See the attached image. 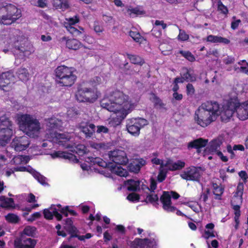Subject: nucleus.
Here are the masks:
<instances>
[{
  "label": "nucleus",
  "mask_w": 248,
  "mask_h": 248,
  "mask_svg": "<svg viewBox=\"0 0 248 248\" xmlns=\"http://www.w3.org/2000/svg\"><path fill=\"white\" fill-rule=\"evenodd\" d=\"M188 38V35L187 34L184 30H179V34L178 36V38L179 40L184 41L187 40Z\"/></svg>",
  "instance_id": "obj_53"
},
{
  "label": "nucleus",
  "mask_w": 248,
  "mask_h": 248,
  "mask_svg": "<svg viewBox=\"0 0 248 248\" xmlns=\"http://www.w3.org/2000/svg\"><path fill=\"white\" fill-rule=\"evenodd\" d=\"M243 188L244 186L243 183H240L237 186L236 192H235L232 200V204L233 206V209L234 211L240 210V206L238 205H235L234 203H242V197L243 195Z\"/></svg>",
  "instance_id": "obj_18"
},
{
  "label": "nucleus",
  "mask_w": 248,
  "mask_h": 248,
  "mask_svg": "<svg viewBox=\"0 0 248 248\" xmlns=\"http://www.w3.org/2000/svg\"><path fill=\"white\" fill-rule=\"evenodd\" d=\"M91 146L93 148H94L97 150H105L108 148V145L103 142L93 143L91 144Z\"/></svg>",
  "instance_id": "obj_51"
},
{
  "label": "nucleus",
  "mask_w": 248,
  "mask_h": 248,
  "mask_svg": "<svg viewBox=\"0 0 248 248\" xmlns=\"http://www.w3.org/2000/svg\"><path fill=\"white\" fill-rule=\"evenodd\" d=\"M32 174L34 177L37 179L40 184L42 185L46 184V178L44 176L34 171L32 172Z\"/></svg>",
  "instance_id": "obj_48"
},
{
  "label": "nucleus",
  "mask_w": 248,
  "mask_h": 248,
  "mask_svg": "<svg viewBox=\"0 0 248 248\" xmlns=\"http://www.w3.org/2000/svg\"><path fill=\"white\" fill-rule=\"evenodd\" d=\"M101 107L107 110L118 113V117L124 119L137 106L128 95L120 91H115L107 94L100 101Z\"/></svg>",
  "instance_id": "obj_1"
},
{
  "label": "nucleus",
  "mask_w": 248,
  "mask_h": 248,
  "mask_svg": "<svg viewBox=\"0 0 248 248\" xmlns=\"http://www.w3.org/2000/svg\"><path fill=\"white\" fill-rule=\"evenodd\" d=\"M235 102H236L235 111L238 118L241 120H245L248 119V111L244 102L241 104L236 100H235Z\"/></svg>",
  "instance_id": "obj_19"
},
{
  "label": "nucleus",
  "mask_w": 248,
  "mask_h": 248,
  "mask_svg": "<svg viewBox=\"0 0 248 248\" xmlns=\"http://www.w3.org/2000/svg\"><path fill=\"white\" fill-rule=\"evenodd\" d=\"M167 170L165 169H164V171H162L161 170H159V173L157 176L158 180L159 182L163 181L166 177V173L167 172Z\"/></svg>",
  "instance_id": "obj_59"
},
{
  "label": "nucleus",
  "mask_w": 248,
  "mask_h": 248,
  "mask_svg": "<svg viewBox=\"0 0 248 248\" xmlns=\"http://www.w3.org/2000/svg\"><path fill=\"white\" fill-rule=\"evenodd\" d=\"M112 171L116 174L122 177H126L128 174V172L126 170L120 167H115L113 168Z\"/></svg>",
  "instance_id": "obj_39"
},
{
  "label": "nucleus",
  "mask_w": 248,
  "mask_h": 248,
  "mask_svg": "<svg viewBox=\"0 0 248 248\" xmlns=\"http://www.w3.org/2000/svg\"><path fill=\"white\" fill-rule=\"evenodd\" d=\"M14 81V76L10 72L3 73L0 75V88L4 90V88L10 85Z\"/></svg>",
  "instance_id": "obj_20"
},
{
  "label": "nucleus",
  "mask_w": 248,
  "mask_h": 248,
  "mask_svg": "<svg viewBox=\"0 0 248 248\" xmlns=\"http://www.w3.org/2000/svg\"><path fill=\"white\" fill-rule=\"evenodd\" d=\"M180 53L190 62H194L195 60L194 56L189 51H180Z\"/></svg>",
  "instance_id": "obj_47"
},
{
  "label": "nucleus",
  "mask_w": 248,
  "mask_h": 248,
  "mask_svg": "<svg viewBox=\"0 0 248 248\" xmlns=\"http://www.w3.org/2000/svg\"><path fill=\"white\" fill-rule=\"evenodd\" d=\"M108 132V128L105 126L99 125L97 126L96 132L97 133H107Z\"/></svg>",
  "instance_id": "obj_58"
},
{
  "label": "nucleus",
  "mask_w": 248,
  "mask_h": 248,
  "mask_svg": "<svg viewBox=\"0 0 248 248\" xmlns=\"http://www.w3.org/2000/svg\"><path fill=\"white\" fill-rule=\"evenodd\" d=\"M242 63H244V65L241 66L240 67L237 68L234 66V68L235 70H238L239 72L248 75V63L245 60H243L238 62V64H241Z\"/></svg>",
  "instance_id": "obj_40"
},
{
  "label": "nucleus",
  "mask_w": 248,
  "mask_h": 248,
  "mask_svg": "<svg viewBox=\"0 0 248 248\" xmlns=\"http://www.w3.org/2000/svg\"><path fill=\"white\" fill-rule=\"evenodd\" d=\"M30 160L28 156L18 155L13 158L12 162L15 165L27 164Z\"/></svg>",
  "instance_id": "obj_33"
},
{
  "label": "nucleus",
  "mask_w": 248,
  "mask_h": 248,
  "mask_svg": "<svg viewBox=\"0 0 248 248\" xmlns=\"http://www.w3.org/2000/svg\"><path fill=\"white\" fill-rule=\"evenodd\" d=\"M0 206L3 208H14L15 207L14 200L12 198H2Z\"/></svg>",
  "instance_id": "obj_36"
},
{
  "label": "nucleus",
  "mask_w": 248,
  "mask_h": 248,
  "mask_svg": "<svg viewBox=\"0 0 248 248\" xmlns=\"http://www.w3.org/2000/svg\"><path fill=\"white\" fill-rule=\"evenodd\" d=\"M18 78L22 81H27L30 77V74L28 70L25 68H21L19 69L17 72Z\"/></svg>",
  "instance_id": "obj_35"
},
{
  "label": "nucleus",
  "mask_w": 248,
  "mask_h": 248,
  "mask_svg": "<svg viewBox=\"0 0 248 248\" xmlns=\"http://www.w3.org/2000/svg\"><path fill=\"white\" fill-rule=\"evenodd\" d=\"M35 228L34 227L27 226L23 230V232L22 233L21 238H25V235H27L29 236H32L35 234Z\"/></svg>",
  "instance_id": "obj_38"
},
{
  "label": "nucleus",
  "mask_w": 248,
  "mask_h": 248,
  "mask_svg": "<svg viewBox=\"0 0 248 248\" xmlns=\"http://www.w3.org/2000/svg\"><path fill=\"white\" fill-rule=\"evenodd\" d=\"M110 159L119 165H125L128 161L125 152L123 150H116L108 154Z\"/></svg>",
  "instance_id": "obj_15"
},
{
  "label": "nucleus",
  "mask_w": 248,
  "mask_h": 248,
  "mask_svg": "<svg viewBox=\"0 0 248 248\" xmlns=\"http://www.w3.org/2000/svg\"><path fill=\"white\" fill-rule=\"evenodd\" d=\"M66 20L67 22L65 23V25H71L73 26L79 22V19L76 16L73 17L66 18Z\"/></svg>",
  "instance_id": "obj_52"
},
{
  "label": "nucleus",
  "mask_w": 248,
  "mask_h": 248,
  "mask_svg": "<svg viewBox=\"0 0 248 248\" xmlns=\"http://www.w3.org/2000/svg\"><path fill=\"white\" fill-rule=\"evenodd\" d=\"M9 112H0V146H4L13 135V123Z\"/></svg>",
  "instance_id": "obj_6"
},
{
  "label": "nucleus",
  "mask_w": 248,
  "mask_h": 248,
  "mask_svg": "<svg viewBox=\"0 0 248 248\" xmlns=\"http://www.w3.org/2000/svg\"><path fill=\"white\" fill-rule=\"evenodd\" d=\"M152 34L156 37H159L162 34L161 31L155 25L154 26L152 30Z\"/></svg>",
  "instance_id": "obj_56"
},
{
  "label": "nucleus",
  "mask_w": 248,
  "mask_h": 248,
  "mask_svg": "<svg viewBox=\"0 0 248 248\" xmlns=\"http://www.w3.org/2000/svg\"><path fill=\"white\" fill-rule=\"evenodd\" d=\"M236 102L234 101L229 102L227 104L224 106L223 110L219 115H220L221 119L222 121H228L232 116L234 111H235Z\"/></svg>",
  "instance_id": "obj_16"
},
{
  "label": "nucleus",
  "mask_w": 248,
  "mask_h": 248,
  "mask_svg": "<svg viewBox=\"0 0 248 248\" xmlns=\"http://www.w3.org/2000/svg\"><path fill=\"white\" fill-rule=\"evenodd\" d=\"M235 61V59L232 56H228L223 59V62L226 64H230L233 63Z\"/></svg>",
  "instance_id": "obj_64"
},
{
  "label": "nucleus",
  "mask_w": 248,
  "mask_h": 248,
  "mask_svg": "<svg viewBox=\"0 0 248 248\" xmlns=\"http://www.w3.org/2000/svg\"><path fill=\"white\" fill-rule=\"evenodd\" d=\"M150 99L155 104L161 105V101L160 99L157 97L155 94H152Z\"/></svg>",
  "instance_id": "obj_63"
},
{
  "label": "nucleus",
  "mask_w": 248,
  "mask_h": 248,
  "mask_svg": "<svg viewBox=\"0 0 248 248\" xmlns=\"http://www.w3.org/2000/svg\"><path fill=\"white\" fill-rule=\"evenodd\" d=\"M185 162L180 160L174 162L170 159H168L165 161V168L167 171L180 170L185 167Z\"/></svg>",
  "instance_id": "obj_21"
},
{
  "label": "nucleus",
  "mask_w": 248,
  "mask_h": 248,
  "mask_svg": "<svg viewBox=\"0 0 248 248\" xmlns=\"http://www.w3.org/2000/svg\"><path fill=\"white\" fill-rule=\"evenodd\" d=\"M145 164V160L142 158L135 159L132 163H131L129 165V170L131 172L138 173L140 170L142 166H144Z\"/></svg>",
  "instance_id": "obj_22"
},
{
  "label": "nucleus",
  "mask_w": 248,
  "mask_h": 248,
  "mask_svg": "<svg viewBox=\"0 0 248 248\" xmlns=\"http://www.w3.org/2000/svg\"><path fill=\"white\" fill-rule=\"evenodd\" d=\"M218 9L221 11V12L224 14H227L228 12L227 8L221 2L219 1L218 3Z\"/></svg>",
  "instance_id": "obj_61"
},
{
  "label": "nucleus",
  "mask_w": 248,
  "mask_h": 248,
  "mask_svg": "<svg viewBox=\"0 0 248 248\" xmlns=\"http://www.w3.org/2000/svg\"><path fill=\"white\" fill-rule=\"evenodd\" d=\"M127 199L130 201L136 202L139 201V196L135 193H132L127 196Z\"/></svg>",
  "instance_id": "obj_57"
},
{
  "label": "nucleus",
  "mask_w": 248,
  "mask_h": 248,
  "mask_svg": "<svg viewBox=\"0 0 248 248\" xmlns=\"http://www.w3.org/2000/svg\"><path fill=\"white\" fill-rule=\"evenodd\" d=\"M67 208H68L67 206L62 208L60 204L52 205L49 209H46L44 210V217L46 219H51L53 216H55L58 220H60L62 218V216L58 212L60 211L65 217H67Z\"/></svg>",
  "instance_id": "obj_11"
},
{
  "label": "nucleus",
  "mask_w": 248,
  "mask_h": 248,
  "mask_svg": "<svg viewBox=\"0 0 248 248\" xmlns=\"http://www.w3.org/2000/svg\"><path fill=\"white\" fill-rule=\"evenodd\" d=\"M5 217L8 221L11 223H16L19 220L18 216L14 214H8Z\"/></svg>",
  "instance_id": "obj_49"
},
{
  "label": "nucleus",
  "mask_w": 248,
  "mask_h": 248,
  "mask_svg": "<svg viewBox=\"0 0 248 248\" xmlns=\"http://www.w3.org/2000/svg\"><path fill=\"white\" fill-rule=\"evenodd\" d=\"M67 30L75 36H78L81 34V32L71 25H65Z\"/></svg>",
  "instance_id": "obj_42"
},
{
  "label": "nucleus",
  "mask_w": 248,
  "mask_h": 248,
  "mask_svg": "<svg viewBox=\"0 0 248 248\" xmlns=\"http://www.w3.org/2000/svg\"><path fill=\"white\" fill-rule=\"evenodd\" d=\"M186 92L188 95H192L194 93L195 89L193 86L188 83L186 86Z\"/></svg>",
  "instance_id": "obj_62"
},
{
  "label": "nucleus",
  "mask_w": 248,
  "mask_h": 248,
  "mask_svg": "<svg viewBox=\"0 0 248 248\" xmlns=\"http://www.w3.org/2000/svg\"><path fill=\"white\" fill-rule=\"evenodd\" d=\"M76 96L77 100L80 102L93 103L97 100L98 94L93 89L81 87L78 89Z\"/></svg>",
  "instance_id": "obj_9"
},
{
  "label": "nucleus",
  "mask_w": 248,
  "mask_h": 248,
  "mask_svg": "<svg viewBox=\"0 0 248 248\" xmlns=\"http://www.w3.org/2000/svg\"><path fill=\"white\" fill-rule=\"evenodd\" d=\"M181 76L185 81H195L196 80V77L193 74L192 71L186 68H183L181 72Z\"/></svg>",
  "instance_id": "obj_27"
},
{
  "label": "nucleus",
  "mask_w": 248,
  "mask_h": 248,
  "mask_svg": "<svg viewBox=\"0 0 248 248\" xmlns=\"http://www.w3.org/2000/svg\"><path fill=\"white\" fill-rule=\"evenodd\" d=\"M156 183L155 181L154 180L151 179V184H150V188H149L148 187H147L145 185H143V183H142L141 184V188L143 190H144L145 189H148L149 191H150L151 192H153L154 190L156 188Z\"/></svg>",
  "instance_id": "obj_50"
},
{
  "label": "nucleus",
  "mask_w": 248,
  "mask_h": 248,
  "mask_svg": "<svg viewBox=\"0 0 248 248\" xmlns=\"http://www.w3.org/2000/svg\"><path fill=\"white\" fill-rule=\"evenodd\" d=\"M129 34V35L133 38V39L136 42L140 43L143 40V37L138 32L130 31Z\"/></svg>",
  "instance_id": "obj_43"
},
{
  "label": "nucleus",
  "mask_w": 248,
  "mask_h": 248,
  "mask_svg": "<svg viewBox=\"0 0 248 248\" xmlns=\"http://www.w3.org/2000/svg\"><path fill=\"white\" fill-rule=\"evenodd\" d=\"M20 34L19 31H15L10 35L9 43L27 56L31 54L33 49L27 39L20 36Z\"/></svg>",
  "instance_id": "obj_7"
},
{
  "label": "nucleus",
  "mask_w": 248,
  "mask_h": 248,
  "mask_svg": "<svg viewBox=\"0 0 248 248\" xmlns=\"http://www.w3.org/2000/svg\"><path fill=\"white\" fill-rule=\"evenodd\" d=\"M224 139L222 137H219L213 140L210 143V150L212 152L219 151L218 149L222 144Z\"/></svg>",
  "instance_id": "obj_30"
},
{
  "label": "nucleus",
  "mask_w": 248,
  "mask_h": 248,
  "mask_svg": "<svg viewBox=\"0 0 248 248\" xmlns=\"http://www.w3.org/2000/svg\"><path fill=\"white\" fill-rule=\"evenodd\" d=\"M90 159L91 161L94 164H97L98 166L102 167H106L107 166V163L99 157H92Z\"/></svg>",
  "instance_id": "obj_45"
},
{
  "label": "nucleus",
  "mask_w": 248,
  "mask_h": 248,
  "mask_svg": "<svg viewBox=\"0 0 248 248\" xmlns=\"http://www.w3.org/2000/svg\"><path fill=\"white\" fill-rule=\"evenodd\" d=\"M214 188V194L216 196V199L219 200L220 199L221 195L223 192V189L219 186H218L217 184L213 185Z\"/></svg>",
  "instance_id": "obj_41"
},
{
  "label": "nucleus",
  "mask_w": 248,
  "mask_h": 248,
  "mask_svg": "<svg viewBox=\"0 0 248 248\" xmlns=\"http://www.w3.org/2000/svg\"><path fill=\"white\" fill-rule=\"evenodd\" d=\"M148 124L147 121L142 118H131L126 120V129L128 133L134 136H138L140 129Z\"/></svg>",
  "instance_id": "obj_10"
},
{
  "label": "nucleus",
  "mask_w": 248,
  "mask_h": 248,
  "mask_svg": "<svg viewBox=\"0 0 248 248\" xmlns=\"http://www.w3.org/2000/svg\"><path fill=\"white\" fill-rule=\"evenodd\" d=\"M206 41L212 43H221L227 45L230 43V41L226 38L220 36L209 35L206 38Z\"/></svg>",
  "instance_id": "obj_23"
},
{
  "label": "nucleus",
  "mask_w": 248,
  "mask_h": 248,
  "mask_svg": "<svg viewBox=\"0 0 248 248\" xmlns=\"http://www.w3.org/2000/svg\"><path fill=\"white\" fill-rule=\"evenodd\" d=\"M149 242L148 239L136 238L132 243V248H147Z\"/></svg>",
  "instance_id": "obj_26"
},
{
  "label": "nucleus",
  "mask_w": 248,
  "mask_h": 248,
  "mask_svg": "<svg viewBox=\"0 0 248 248\" xmlns=\"http://www.w3.org/2000/svg\"><path fill=\"white\" fill-rule=\"evenodd\" d=\"M126 13L131 17H136L138 16L145 14V12L139 7H128L126 11Z\"/></svg>",
  "instance_id": "obj_28"
},
{
  "label": "nucleus",
  "mask_w": 248,
  "mask_h": 248,
  "mask_svg": "<svg viewBox=\"0 0 248 248\" xmlns=\"http://www.w3.org/2000/svg\"><path fill=\"white\" fill-rule=\"evenodd\" d=\"M66 47L69 49L77 50L81 46V43L77 39H68L66 43Z\"/></svg>",
  "instance_id": "obj_34"
},
{
  "label": "nucleus",
  "mask_w": 248,
  "mask_h": 248,
  "mask_svg": "<svg viewBox=\"0 0 248 248\" xmlns=\"http://www.w3.org/2000/svg\"><path fill=\"white\" fill-rule=\"evenodd\" d=\"M21 16V10L15 5L4 2L0 4V23L11 25Z\"/></svg>",
  "instance_id": "obj_5"
},
{
  "label": "nucleus",
  "mask_w": 248,
  "mask_h": 248,
  "mask_svg": "<svg viewBox=\"0 0 248 248\" xmlns=\"http://www.w3.org/2000/svg\"><path fill=\"white\" fill-rule=\"evenodd\" d=\"M51 155L53 158L61 157L69 160H73L75 158V156L72 154L60 151L55 152Z\"/></svg>",
  "instance_id": "obj_31"
},
{
  "label": "nucleus",
  "mask_w": 248,
  "mask_h": 248,
  "mask_svg": "<svg viewBox=\"0 0 248 248\" xmlns=\"http://www.w3.org/2000/svg\"><path fill=\"white\" fill-rule=\"evenodd\" d=\"M171 197L174 199H177L180 197L179 195L174 191L164 192L160 198V201L163 204V208L168 212H173L176 208L171 205Z\"/></svg>",
  "instance_id": "obj_12"
},
{
  "label": "nucleus",
  "mask_w": 248,
  "mask_h": 248,
  "mask_svg": "<svg viewBox=\"0 0 248 248\" xmlns=\"http://www.w3.org/2000/svg\"><path fill=\"white\" fill-rule=\"evenodd\" d=\"M141 181L139 180H134L133 179H129L126 181L127 185V189L129 191H137L140 190V187H141L140 185Z\"/></svg>",
  "instance_id": "obj_29"
},
{
  "label": "nucleus",
  "mask_w": 248,
  "mask_h": 248,
  "mask_svg": "<svg viewBox=\"0 0 248 248\" xmlns=\"http://www.w3.org/2000/svg\"><path fill=\"white\" fill-rule=\"evenodd\" d=\"M36 241L31 238H23L15 241V248H34Z\"/></svg>",
  "instance_id": "obj_17"
},
{
  "label": "nucleus",
  "mask_w": 248,
  "mask_h": 248,
  "mask_svg": "<svg viewBox=\"0 0 248 248\" xmlns=\"http://www.w3.org/2000/svg\"><path fill=\"white\" fill-rule=\"evenodd\" d=\"M152 162L153 164L156 165H160L159 170L164 171V169L166 168L165 162L157 158H154L152 159Z\"/></svg>",
  "instance_id": "obj_46"
},
{
  "label": "nucleus",
  "mask_w": 248,
  "mask_h": 248,
  "mask_svg": "<svg viewBox=\"0 0 248 248\" xmlns=\"http://www.w3.org/2000/svg\"><path fill=\"white\" fill-rule=\"evenodd\" d=\"M210 192V189L206 188L205 190L202 194L201 196V199L204 202L207 201L208 199V195Z\"/></svg>",
  "instance_id": "obj_60"
},
{
  "label": "nucleus",
  "mask_w": 248,
  "mask_h": 248,
  "mask_svg": "<svg viewBox=\"0 0 248 248\" xmlns=\"http://www.w3.org/2000/svg\"><path fill=\"white\" fill-rule=\"evenodd\" d=\"M158 198L156 194L154 193H151L147 196L146 201L150 202H154L157 201Z\"/></svg>",
  "instance_id": "obj_55"
},
{
  "label": "nucleus",
  "mask_w": 248,
  "mask_h": 248,
  "mask_svg": "<svg viewBox=\"0 0 248 248\" xmlns=\"http://www.w3.org/2000/svg\"><path fill=\"white\" fill-rule=\"evenodd\" d=\"M56 75L58 83L64 86H71L75 82L76 77L73 74L72 68L61 65L56 69Z\"/></svg>",
  "instance_id": "obj_8"
},
{
  "label": "nucleus",
  "mask_w": 248,
  "mask_h": 248,
  "mask_svg": "<svg viewBox=\"0 0 248 248\" xmlns=\"http://www.w3.org/2000/svg\"><path fill=\"white\" fill-rule=\"evenodd\" d=\"M47 127L46 137L50 142L58 143L71 151H76L79 149L81 152L84 151L85 146L83 145H76L71 140V136L67 133H58L53 130L59 128L62 126V122L56 118H50L46 120Z\"/></svg>",
  "instance_id": "obj_2"
},
{
  "label": "nucleus",
  "mask_w": 248,
  "mask_h": 248,
  "mask_svg": "<svg viewBox=\"0 0 248 248\" xmlns=\"http://www.w3.org/2000/svg\"><path fill=\"white\" fill-rule=\"evenodd\" d=\"M67 115L70 118L76 117L78 114V110L75 108H70L67 112Z\"/></svg>",
  "instance_id": "obj_54"
},
{
  "label": "nucleus",
  "mask_w": 248,
  "mask_h": 248,
  "mask_svg": "<svg viewBox=\"0 0 248 248\" xmlns=\"http://www.w3.org/2000/svg\"><path fill=\"white\" fill-rule=\"evenodd\" d=\"M30 144L29 138L26 136L15 137L11 143V146L16 151L26 150Z\"/></svg>",
  "instance_id": "obj_13"
},
{
  "label": "nucleus",
  "mask_w": 248,
  "mask_h": 248,
  "mask_svg": "<svg viewBox=\"0 0 248 248\" xmlns=\"http://www.w3.org/2000/svg\"><path fill=\"white\" fill-rule=\"evenodd\" d=\"M220 113V107L216 102L208 101L202 104L196 111L195 119L197 124L205 127L216 119Z\"/></svg>",
  "instance_id": "obj_3"
},
{
  "label": "nucleus",
  "mask_w": 248,
  "mask_h": 248,
  "mask_svg": "<svg viewBox=\"0 0 248 248\" xmlns=\"http://www.w3.org/2000/svg\"><path fill=\"white\" fill-rule=\"evenodd\" d=\"M80 128L86 138H91L95 132V126L93 124H86L84 126H81Z\"/></svg>",
  "instance_id": "obj_25"
},
{
  "label": "nucleus",
  "mask_w": 248,
  "mask_h": 248,
  "mask_svg": "<svg viewBox=\"0 0 248 248\" xmlns=\"http://www.w3.org/2000/svg\"><path fill=\"white\" fill-rule=\"evenodd\" d=\"M66 223L67 225V230L69 232L71 233V236H76V235H74V233H76L77 229L74 226L72 225V220L69 218H67L66 220Z\"/></svg>",
  "instance_id": "obj_44"
},
{
  "label": "nucleus",
  "mask_w": 248,
  "mask_h": 248,
  "mask_svg": "<svg viewBox=\"0 0 248 248\" xmlns=\"http://www.w3.org/2000/svg\"><path fill=\"white\" fill-rule=\"evenodd\" d=\"M17 120L20 129L27 135L32 138L38 137L41 125L36 118L27 114H18Z\"/></svg>",
  "instance_id": "obj_4"
},
{
  "label": "nucleus",
  "mask_w": 248,
  "mask_h": 248,
  "mask_svg": "<svg viewBox=\"0 0 248 248\" xmlns=\"http://www.w3.org/2000/svg\"><path fill=\"white\" fill-rule=\"evenodd\" d=\"M127 57L129 59L130 62L134 64L142 65L144 63L142 59L138 56L127 54Z\"/></svg>",
  "instance_id": "obj_37"
},
{
  "label": "nucleus",
  "mask_w": 248,
  "mask_h": 248,
  "mask_svg": "<svg viewBox=\"0 0 248 248\" xmlns=\"http://www.w3.org/2000/svg\"><path fill=\"white\" fill-rule=\"evenodd\" d=\"M208 142L207 140H203L202 138H199L194 140L188 144V148L199 149L205 147Z\"/></svg>",
  "instance_id": "obj_24"
},
{
  "label": "nucleus",
  "mask_w": 248,
  "mask_h": 248,
  "mask_svg": "<svg viewBox=\"0 0 248 248\" xmlns=\"http://www.w3.org/2000/svg\"><path fill=\"white\" fill-rule=\"evenodd\" d=\"M53 5L57 9H61L65 10L69 7V4L67 0H53Z\"/></svg>",
  "instance_id": "obj_32"
},
{
  "label": "nucleus",
  "mask_w": 248,
  "mask_h": 248,
  "mask_svg": "<svg viewBox=\"0 0 248 248\" xmlns=\"http://www.w3.org/2000/svg\"><path fill=\"white\" fill-rule=\"evenodd\" d=\"M182 179L187 181H198L200 177V170L195 167L186 169L180 174Z\"/></svg>",
  "instance_id": "obj_14"
}]
</instances>
